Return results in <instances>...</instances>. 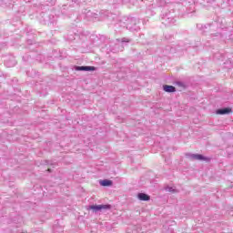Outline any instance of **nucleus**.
Wrapping results in <instances>:
<instances>
[{
	"label": "nucleus",
	"mask_w": 233,
	"mask_h": 233,
	"mask_svg": "<svg viewBox=\"0 0 233 233\" xmlns=\"http://www.w3.org/2000/svg\"><path fill=\"white\" fill-rule=\"evenodd\" d=\"M162 24L166 26H172L176 23V18L174 17V14L167 13L166 15H163L161 17Z\"/></svg>",
	"instance_id": "obj_1"
},
{
	"label": "nucleus",
	"mask_w": 233,
	"mask_h": 233,
	"mask_svg": "<svg viewBox=\"0 0 233 233\" xmlns=\"http://www.w3.org/2000/svg\"><path fill=\"white\" fill-rule=\"evenodd\" d=\"M186 157H188L191 161H210V158L199 154L187 153L186 154Z\"/></svg>",
	"instance_id": "obj_2"
},
{
	"label": "nucleus",
	"mask_w": 233,
	"mask_h": 233,
	"mask_svg": "<svg viewBox=\"0 0 233 233\" xmlns=\"http://www.w3.org/2000/svg\"><path fill=\"white\" fill-rule=\"evenodd\" d=\"M139 21L134 18H131L130 20L127 21V30H130V32L139 31V25H137Z\"/></svg>",
	"instance_id": "obj_3"
},
{
	"label": "nucleus",
	"mask_w": 233,
	"mask_h": 233,
	"mask_svg": "<svg viewBox=\"0 0 233 233\" xmlns=\"http://www.w3.org/2000/svg\"><path fill=\"white\" fill-rule=\"evenodd\" d=\"M110 208V205H98V206H89V210H94V212H99V210H106Z\"/></svg>",
	"instance_id": "obj_4"
},
{
	"label": "nucleus",
	"mask_w": 233,
	"mask_h": 233,
	"mask_svg": "<svg viewBox=\"0 0 233 233\" xmlns=\"http://www.w3.org/2000/svg\"><path fill=\"white\" fill-rule=\"evenodd\" d=\"M76 70L80 71V72H92L96 70L95 66H76Z\"/></svg>",
	"instance_id": "obj_5"
},
{
	"label": "nucleus",
	"mask_w": 233,
	"mask_h": 233,
	"mask_svg": "<svg viewBox=\"0 0 233 233\" xmlns=\"http://www.w3.org/2000/svg\"><path fill=\"white\" fill-rule=\"evenodd\" d=\"M137 198L140 201H150V196H148L145 193H139L137 195Z\"/></svg>",
	"instance_id": "obj_6"
},
{
	"label": "nucleus",
	"mask_w": 233,
	"mask_h": 233,
	"mask_svg": "<svg viewBox=\"0 0 233 233\" xmlns=\"http://www.w3.org/2000/svg\"><path fill=\"white\" fill-rule=\"evenodd\" d=\"M230 112H232V109H230L228 107L217 110V114H218L220 116H225V114H230Z\"/></svg>",
	"instance_id": "obj_7"
},
{
	"label": "nucleus",
	"mask_w": 233,
	"mask_h": 233,
	"mask_svg": "<svg viewBox=\"0 0 233 233\" xmlns=\"http://www.w3.org/2000/svg\"><path fill=\"white\" fill-rule=\"evenodd\" d=\"M163 89L165 92L168 93L176 92V87H174V86L165 85L163 86Z\"/></svg>",
	"instance_id": "obj_8"
},
{
	"label": "nucleus",
	"mask_w": 233,
	"mask_h": 233,
	"mask_svg": "<svg viewBox=\"0 0 233 233\" xmlns=\"http://www.w3.org/2000/svg\"><path fill=\"white\" fill-rule=\"evenodd\" d=\"M100 185H102V187H111V185H112V180H106V179L102 180V181L100 182Z\"/></svg>",
	"instance_id": "obj_9"
},
{
	"label": "nucleus",
	"mask_w": 233,
	"mask_h": 233,
	"mask_svg": "<svg viewBox=\"0 0 233 233\" xmlns=\"http://www.w3.org/2000/svg\"><path fill=\"white\" fill-rule=\"evenodd\" d=\"M5 66H7L8 68L12 67V66H15V60H12L11 62H8V60H6L5 62Z\"/></svg>",
	"instance_id": "obj_10"
},
{
	"label": "nucleus",
	"mask_w": 233,
	"mask_h": 233,
	"mask_svg": "<svg viewBox=\"0 0 233 233\" xmlns=\"http://www.w3.org/2000/svg\"><path fill=\"white\" fill-rule=\"evenodd\" d=\"M217 25H218V23H214L212 25L208 24L207 25H204V28H206V29L208 28V30H214V28H216Z\"/></svg>",
	"instance_id": "obj_11"
},
{
	"label": "nucleus",
	"mask_w": 233,
	"mask_h": 233,
	"mask_svg": "<svg viewBox=\"0 0 233 233\" xmlns=\"http://www.w3.org/2000/svg\"><path fill=\"white\" fill-rule=\"evenodd\" d=\"M165 5H167V2H165V0H157L158 6H165Z\"/></svg>",
	"instance_id": "obj_12"
},
{
	"label": "nucleus",
	"mask_w": 233,
	"mask_h": 233,
	"mask_svg": "<svg viewBox=\"0 0 233 233\" xmlns=\"http://www.w3.org/2000/svg\"><path fill=\"white\" fill-rule=\"evenodd\" d=\"M122 3L124 5H128L129 3H131V5H134V0H122Z\"/></svg>",
	"instance_id": "obj_13"
},
{
	"label": "nucleus",
	"mask_w": 233,
	"mask_h": 233,
	"mask_svg": "<svg viewBox=\"0 0 233 233\" xmlns=\"http://www.w3.org/2000/svg\"><path fill=\"white\" fill-rule=\"evenodd\" d=\"M166 190H167V192H176L174 187H167Z\"/></svg>",
	"instance_id": "obj_14"
},
{
	"label": "nucleus",
	"mask_w": 233,
	"mask_h": 233,
	"mask_svg": "<svg viewBox=\"0 0 233 233\" xmlns=\"http://www.w3.org/2000/svg\"><path fill=\"white\" fill-rule=\"evenodd\" d=\"M214 1H216V0H203L204 3H209V4L214 3Z\"/></svg>",
	"instance_id": "obj_15"
},
{
	"label": "nucleus",
	"mask_w": 233,
	"mask_h": 233,
	"mask_svg": "<svg viewBox=\"0 0 233 233\" xmlns=\"http://www.w3.org/2000/svg\"><path fill=\"white\" fill-rule=\"evenodd\" d=\"M229 66H227V68H232V63L229 62Z\"/></svg>",
	"instance_id": "obj_16"
},
{
	"label": "nucleus",
	"mask_w": 233,
	"mask_h": 233,
	"mask_svg": "<svg viewBox=\"0 0 233 233\" xmlns=\"http://www.w3.org/2000/svg\"><path fill=\"white\" fill-rule=\"evenodd\" d=\"M122 41H123V43H125V42H127V39L124 38Z\"/></svg>",
	"instance_id": "obj_17"
},
{
	"label": "nucleus",
	"mask_w": 233,
	"mask_h": 233,
	"mask_svg": "<svg viewBox=\"0 0 233 233\" xmlns=\"http://www.w3.org/2000/svg\"><path fill=\"white\" fill-rule=\"evenodd\" d=\"M225 65H228V62H226Z\"/></svg>",
	"instance_id": "obj_18"
}]
</instances>
